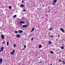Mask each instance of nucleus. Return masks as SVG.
<instances>
[{"label": "nucleus", "instance_id": "obj_25", "mask_svg": "<svg viewBox=\"0 0 65 65\" xmlns=\"http://www.w3.org/2000/svg\"><path fill=\"white\" fill-rule=\"evenodd\" d=\"M5 43V41H3V42L2 43V44H4Z\"/></svg>", "mask_w": 65, "mask_h": 65}, {"label": "nucleus", "instance_id": "obj_13", "mask_svg": "<svg viewBox=\"0 0 65 65\" xmlns=\"http://www.w3.org/2000/svg\"><path fill=\"white\" fill-rule=\"evenodd\" d=\"M3 62V60H2V58H1L0 59V62H1V63H2V62Z\"/></svg>", "mask_w": 65, "mask_h": 65}, {"label": "nucleus", "instance_id": "obj_36", "mask_svg": "<svg viewBox=\"0 0 65 65\" xmlns=\"http://www.w3.org/2000/svg\"><path fill=\"white\" fill-rule=\"evenodd\" d=\"M58 37H60V35H58Z\"/></svg>", "mask_w": 65, "mask_h": 65}, {"label": "nucleus", "instance_id": "obj_15", "mask_svg": "<svg viewBox=\"0 0 65 65\" xmlns=\"http://www.w3.org/2000/svg\"><path fill=\"white\" fill-rule=\"evenodd\" d=\"M57 1V0H53V2L54 3H56Z\"/></svg>", "mask_w": 65, "mask_h": 65}, {"label": "nucleus", "instance_id": "obj_3", "mask_svg": "<svg viewBox=\"0 0 65 65\" xmlns=\"http://www.w3.org/2000/svg\"><path fill=\"white\" fill-rule=\"evenodd\" d=\"M22 24H25V23L24 21H21L20 22V24L21 25H22Z\"/></svg>", "mask_w": 65, "mask_h": 65}, {"label": "nucleus", "instance_id": "obj_1", "mask_svg": "<svg viewBox=\"0 0 65 65\" xmlns=\"http://www.w3.org/2000/svg\"><path fill=\"white\" fill-rule=\"evenodd\" d=\"M15 53V50H13L10 53L12 55H13V54Z\"/></svg>", "mask_w": 65, "mask_h": 65}, {"label": "nucleus", "instance_id": "obj_16", "mask_svg": "<svg viewBox=\"0 0 65 65\" xmlns=\"http://www.w3.org/2000/svg\"><path fill=\"white\" fill-rule=\"evenodd\" d=\"M13 46L14 48H15V47H16V44H14L13 45Z\"/></svg>", "mask_w": 65, "mask_h": 65}, {"label": "nucleus", "instance_id": "obj_14", "mask_svg": "<svg viewBox=\"0 0 65 65\" xmlns=\"http://www.w3.org/2000/svg\"><path fill=\"white\" fill-rule=\"evenodd\" d=\"M34 29H35V28H33L31 31V32H32L34 30Z\"/></svg>", "mask_w": 65, "mask_h": 65}, {"label": "nucleus", "instance_id": "obj_19", "mask_svg": "<svg viewBox=\"0 0 65 65\" xmlns=\"http://www.w3.org/2000/svg\"><path fill=\"white\" fill-rule=\"evenodd\" d=\"M50 53L51 54H54V52L52 51H50Z\"/></svg>", "mask_w": 65, "mask_h": 65}, {"label": "nucleus", "instance_id": "obj_31", "mask_svg": "<svg viewBox=\"0 0 65 65\" xmlns=\"http://www.w3.org/2000/svg\"><path fill=\"white\" fill-rule=\"evenodd\" d=\"M52 4H53V5H55V4L53 3Z\"/></svg>", "mask_w": 65, "mask_h": 65}, {"label": "nucleus", "instance_id": "obj_24", "mask_svg": "<svg viewBox=\"0 0 65 65\" xmlns=\"http://www.w3.org/2000/svg\"><path fill=\"white\" fill-rule=\"evenodd\" d=\"M24 48H26V45H24Z\"/></svg>", "mask_w": 65, "mask_h": 65}, {"label": "nucleus", "instance_id": "obj_37", "mask_svg": "<svg viewBox=\"0 0 65 65\" xmlns=\"http://www.w3.org/2000/svg\"><path fill=\"white\" fill-rule=\"evenodd\" d=\"M0 64L1 65V64H2V62H0Z\"/></svg>", "mask_w": 65, "mask_h": 65}, {"label": "nucleus", "instance_id": "obj_8", "mask_svg": "<svg viewBox=\"0 0 65 65\" xmlns=\"http://www.w3.org/2000/svg\"><path fill=\"white\" fill-rule=\"evenodd\" d=\"M60 30L61 31H62V32H64V30L62 28L60 29Z\"/></svg>", "mask_w": 65, "mask_h": 65}, {"label": "nucleus", "instance_id": "obj_7", "mask_svg": "<svg viewBox=\"0 0 65 65\" xmlns=\"http://www.w3.org/2000/svg\"><path fill=\"white\" fill-rule=\"evenodd\" d=\"M48 43V45H50V44H52V42L51 41H49Z\"/></svg>", "mask_w": 65, "mask_h": 65}, {"label": "nucleus", "instance_id": "obj_29", "mask_svg": "<svg viewBox=\"0 0 65 65\" xmlns=\"http://www.w3.org/2000/svg\"><path fill=\"white\" fill-rule=\"evenodd\" d=\"M23 11H26V9H24V10H23Z\"/></svg>", "mask_w": 65, "mask_h": 65}, {"label": "nucleus", "instance_id": "obj_12", "mask_svg": "<svg viewBox=\"0 0 65 65\" xmlns=\"http://www.w3.org/2000/svg\"><path fill=\"white\" fill-rule=\"evenodd\" d=\"M2 47H1V50L3 51L4 50V46L3 45H2Z\"/></svg>", "mask_w": 65, "mask_h": 65}, {"label": "nucleus", "instance_id": "obj_38", "mask_svg": "<svg viewBox=\"0 0 65 65\" xmlns=\"http://www.w3.org/2000/svg\"><path fill=\"white\" fill-rule=\"evenodd\" d=\"M23 34H21V35H23Z\"/></svg>", "mask_w": 65, "mask_h": 65}, {"label": "nucleus", "instance_id": "obj_39", "mask_svg": "<svg viewBox=\"0 0 65 65\" xmlns=\"http://www.w3.org/2000/svg\"><path fill=\"white\" fill-rule=\"evenodd\" d=\"M50 65H52V63H51Z\"/></svg>", "mask_w": 65, "mask_h": 65}, {"label": "nucleus", "instance_id": "obj_28", "mask_svg": "<svg viewBox=\"0 0 65 65\" xmlns=\"http://www.w3.org/2000/svg\"><path fill=\"white\" fill-rule=\"evenodd\" d=\"M41 63L42 64V61H41L39 62V63Z\"/></svg>", "mask_w": 65, "mask_h": 65}, {"label": "nucleus", "instance_id": "obj_33", "mask_svg": "<svg viewBox=\"0 0 65 65\" xmlns=\"http://www.w3.org/2000/svg\"><path fill=\"white\" fill-rule=\"evenodd\" d=\"M38 10H40V9L39 8H38Z\"/></svg>", "mask_w": 65, "mask_h": 65}, {"label": "nucleus", "instance_id": "obj_2", "mask_svg": "<svg viewBox=\"0 0 65 65\" xmlns=\"http://www.w3.org/2000/svg\"><path fill=\"white\" fill-rule=\"evenodd\" d=\"M1 37L3 40V39H4V36L3 34H2L1 35Z\"/></svg>", "mask_w": 65, "mask_h": 65}, {"label": "nucleus", "instance_id": "obj_42", "mask_svg": "<svg viewBox=\"0 0 65 65\" xmlns=\"http://www.w3.org/2000/svg\"><path fill=\"white\" fill-rule=\"evenodd\" d=\"M64 44L62 45V46H64Z\"/></svg>", "mask_w": 65, "mask_h": 65}, {"label": "nucleus", "instance_id": "obj_17", "mask_svg": "<svg viewBox=\"0 0 65 65\" xmlns=\"http://www.w3.org/2000/svg\"><path fill=\"white\" fill-rule=\"evenodd\" d=\"M62 64L63 65H64V64H65V61L64 60L63 61Z\"/></svg>", "mask_w": 65, "mask_h": 65}, {"label": "nucleus", "instance_id": "obj_18", "mask_svg": "<svg viewBox=\"0 0 65 65\" xmlns=\"http://www.w3.org/2000/svg\"><path fill=\"white\" fill-rule=\"evenodd\" d=\"M9 44V42L8 41V42H7V46H8Z\"/></svg>", "mask_w": 65, "mask_h": 65}, {"label": "nucleus", "instance_id": "obj_9", "mask_svg": "<svg viewBox=\"0 0 65 65\" xmlns=\"http://www.w3.org/2000/svg\"><path fill=\"white\" fill-rule=\"evenodd\" d=\"M53 27H51L48 30L49 31H52V30H53Z\"/></svg>", "mask_w": 65, "mask_h": 65}, {"label": "nucleus", "instance_id": "obj_35", "mask_svg": "<svg viewBox=\"0 0 65 65\" xmlns=\"http://www.w3.org/2000/svg\"><path fill=\"white\" fill-rule=\"evenodd\" d=\"M17 17H13V18H16Z\"/></svg>", "mask_w": 65, "mask_h": 65}, {"label": "nucleus", "instance_id": "obj_21", "mask_svg": "<svg viewBox=\"0 0 65 65\" xmlns=\"http://www.w3.org/2000/svg\"><path fill=\"white\" fill-rule=\"evenodd\" d=\"M9 9H10L11 8V6H10L9 7Z\"/></svg>", "mask_w": 65, "mask_h": 65}, {"label": "nucleus", "instance_id": "obj_6", "mask_svg": "<svg viewBox=\"0 0 65 65\" xmlns=\"http://www.w3.org/2000/svg\"><path fill=\"white\" fill-rule=\"evenodd\" d=\"M27 25H24L23 26V28H27Z\"/></svg>", "mask_w": 65, "mask_h": 65}, {"label": "nucleus", "instance_id": "obj_44", "mask_svg": "<svg viewBox=\"0 0 65 65\" xmlns=\"http://www.w3.org/2000/svg\"><path fill=\"white\" fill-rule=\"evenodd\" d=\"M33 48H34V47H33Z\"/></svg>", "mask_w": 65, "mask_h": 65}, {"label": "nucleus", "instance_id": "obj_20", "mask_svg": "<svg viewBox=\"0 0 65 65\" xmlns=\"http://www.w3.org/2000/svg\"><path fill=\"white\" fill-rule=\"evenodd\" d=\"M21 6L22 7H24V5H21Z\"/></svg>", "mask_w": 65, "mask_h": 65}, {"label": "nucleus", "instance_id": "obj_40", "mask_svg": "<svg viewBox=\"0 0 65 65\" xmlns=\"http://www.w3.org/2000/svg\"><path fill=\"white\" fill-rule=\"evenodd\" d=\"M37 55V54H36L35 56H36V55Z\"/></svg>", "mask_w": 65, "mask_h": 65}, {"label": "nucleus", "instance_id": "obj_11", "mask_svg": "<svg viewBox=\"0 0 65 65\" xmlns=\"http://www.w3.org/2000/svg\"><path fill=\"white\" fill-rule=\"evenodd\" d=\"M49 37H51V38H53V37H54V36L53 35L51 36V35H50Z\"/></svg>", "mask_w": 65, "mask_h": 65}, {"label": "nucleus", "instance_id": "obj_22", "mask_svg": "<svg viewBox=\"0 0 65 65\" xmlns=\"http://www.w3.org/2000/svg\"><path fill=\"white\" fill-rule=\"evenodd\" d=\"M15 33H19V30H18V31H16V30H15Z\"/></svg>", "mask_w": 65, "mask_h": 65}, {"label": "nucleus", "instance_id": "obj_32", "mask_svg": "<svg viewBox=\"0 0 65 65\" xmlns=\"http://www.w3.org/2000/svg\"><path fill=\"white\" fill-rule=\"evenodd\" d=\"M24 1H22V3H24Z\"/></svg>", "mask_w": 65, "mask_h": 65}, {"label": "nucleus", "instance_id": "obj_26", "mask_svg": "<svg viewBox=\"0 0 65 65\" xmlns=\"http://www.w3.org/2000/svg\"><path fill=\"white\" fill-rule=\"evenodd\" d=\"M31 40L32 41H33V38H32L31 39Z\"/></svg>", "mask_w": 65, "mask_h": 65}, {"label": "nucleus", "instance_id": "obj_23", "mask_svg": "<svg viewBox=\"0 0 65 65\" xmlns=\"http://www.w3.org/2000/svg\"><path fill=\"white\" fill-rule=\"evenodd\" d=\"M61 48L62 50H63L64 49V47H63V46H61Z\"/></svg>", "mask_w": 65, "mask_h": 65}, {"label": "nucleus", "instance_id": "obj_41", "mask_svg": "<svg viewBox=\"0 0 65 65\" xmlns=\"http://www.w3.org/2000/svg\"><path fill=\"white\" fill-rule=\"evenodd\" d=\"M18 23H19V24H20V22H19Z\"/></svg>", "mask_w": 65, "mask_h": 65}, {"label": "nucleus", "instance_id": "obj_43", "mask_svg": "<svg viewBox=\"0 0 65 65\" xmlns=\"http://www.w3.org/2000/svg\"><path fill=\"white\" fill-rule=\"evenodd\" d=\"M23 50H25V49H23Z\"/></svg>", "mask_w": 65, "mask_h": 65}, {"label": "nucleus", "instance_id": "obj_10", "mask_svg": "<svg viewBox=\"0 0 65 65\" xmlns=\"http://www.w3.org/2000/svg\"><path fill=\"white\" fill-rule=\"evenodd\" d=\"M42 47V45L40 44L39 45L38 48H41Z\"/></svg>", "mask_w": 65, "mask_h": 65}, {"label": "nucleus", "instance_id": "obj_34", "mask_svg": "<svg viewBox=\"0 0 65 65\" xmlns=\"http://www.w3.org/2000/svg\"><path fill=\"white\" fill-rule=\"evenodd\" d=\"M14 17H17V15H15L14 16Z\"/></svg>", "mask_w": 65, "mask_h": 65}, {"label": "nucleus", "instance_id": "obj_4", "mask_svg": "<svg viewBox=\"0 0 65 65\" xmlns=\"http://www.w3.org/2000/svg\"><path fill=\"white\" fill-rule=\"evenodd\" d=\"M18 32H19L20 33H23V31L22 30H18Z\"/></svg>", "mask_w": 65, "mask_h": 65}, {"label": "nucleus", "instance_id": "obj_30", "mask_svg": "<svg viewBox=\"0 0 65 65\" xmlns=\"http://www.w3.org/2000/svg\"><path fill=\"white\" fill-rule=\"evenodd\" d=\"M59 62H62V60H61L60 59L59 60Z\"/></svg>", "mask_w": 65, "mask_h": 65}, {"label": "nucleus", "instance_id": "obj_27", "mask_svg": "<svg viewBox=\"0 0 65 65\" xmlns=\"http://www.w3.org/2000/svg\"><path fill=\"white\" fill-rule=\"evenodd\" d=\"M3 51V50H0V52H2V51Z\"/></svg>", "mask_w": 65, "mask_h": 65}, {"label": "nucleus", "instance_id": "obj_5", "mask_svg": "<svg viewBox=\"0 0 65 65\" xmlns=\"http://www.w3.org/2000/svg\"><path fill=\"white\" fill-rule=\"evenodd\" d=\"M15 36L17 37L18 38H19L20 37V35H19V34H18L17 35H16Z\"/></svg>", "mask_w": 65, "mask_h": 65}]
</instances>
